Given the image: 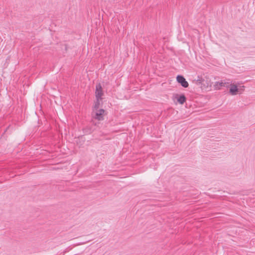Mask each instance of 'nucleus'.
Returning a JSON list of instances; mask_svg holds the SVG:
<instances>
[{
	"label": "nucleus",
	"instance_id": "nucleus-4",
	"mask_svg": "<svg viewBox=\"0 0 255 255\" xmlns=\"http://www.w3.org/2000/svg\"><path fill=\"white\" fill-rule=\"evenodd\" d=\"M103 95V92L102 86L100 84H98L96 86L95 96L96 97V101H101L102 103L101 98Z\"/></svg>",
	"mask_w": 255,
	"mask_h": 255
},
{
	"label": "nucleus",
	"instance_id": "nucleus-2",
	"mask_svg": "<svg viewBox=\"0 0 255 255\" xmlns=\"http://www.w3.org/2000/svg\"><path fill=\"white\" fill-rule=\"evenodd\" d=\"M245 90L244 86L238 87L235 84H231L230 86V93L232 95H236L242 94Z\"/></svg>",
	"mask_w": 255,
	"mask_h": 255
},
{
	"label": "nucleus",
	"instance_id": "nucleus-6",
	"mask_svg": "<svg viewBox=\"0 0 255 255\" xmlns=\"http://www.w3.org/2000/svg\"><path fill=\"white\" fill-rule=\"evenodd\" d=\"M225 83L223 81L217 82L215 83L214 87L215 90H220L222 87L225 86Z\"/></svg>",
	"mask_w": 255,
	"mask_h": 255
},
{
	"label": "nucleus",
	"instance_id": "nucleus-1",
	"mask_svg": "<svg viewBox=\"0 0 255 255\" xmlns=\"http://www.w3.org/2000/svg\"><path fill=\"white\" fill-rule=\"evenodd\" d=\"M107 115L106 111L102 108L101 101H95L92 111L93 118L98 121H102L104 120V117Z\"/></svg>",
	"mask_w": 255,
	"mask_h": 255
},
{
	"label": "nucleus",
	"instance_id": "nucleus-5",
	"mask_svg": "<svg viewBox=\"0 0 255 255\" xmlns=\"http://www.w3.org/2000/svg\"><path fill=\"white\" fill-rule=\"evenodd\" d=\"M176 80L184 88H187L189 86L188 82L186 80L184 77L181 75H178L176 77Z\"/></svg>",
	"mask_w": 255,
	"mask_h": 255
},
{
	"label": "nucleus",
	"instance_id": "nucleus-3",
	"mask_svg": "<svg viewBox=\"0 0 255 255\" xmlns=\"http://www.w3.org/2000/svg\"><path fill=\"white\" fill-rule=\"evenodd\" d=\"M172 98L176 104L178 103L183 105L186 101V98L184 94H174Z\"/></svg>",
	"mask_w": 255,
	"mask_h": 255
},
{
	"label": "nucleus",
	"instance_id": "nucleus-7",
	"mask_svg": "<svg viewBox=\"0 0 255 255\" xmlns=\"http://www.w3.org/2000/svg\"><path fill=\"white\" fill-rule=\"evenodd\" d=\"M53 169L55 170H58V169H63V165L62 164L60 165H56L55 166L53 167Z\"/></svg>",
	"mask_w": 255,
	"mask_h": 255
}]
</instances>
